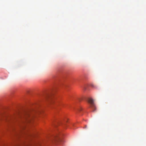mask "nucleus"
I'll list each match as a JSON object with an SVG mask.
<instances>
[{
    "mask_svg": "<svg viewBox=\"0 0 146 146\" xmlns=\"http://www.w3.org/2000/svg\"><path fill=\"white\" fill-rule=\"evenodd\" d=\"M39 113V112L36 111L28 110L25 111L22 114L19 115L20 117L24 122H29L31 120L35 117V113Z\"/></svg>",
    "mask_w": 146,
    "mask_h": 146,
    "instance_id": "1",
    "label": "nucleus"
},
{
    "mask_svg": "<svg viewBox=\"0 0 146 146\" xmlns=\"http://www.w3.org/2000/svg\"><path fill=\"white\" fill-rule=\"evenodd\" d=\"M88 102L90 104V107L93 110V111H94L96 109L95 105L94 103V100L92 98H89L88 100Z\"/></svg>",
    "mask_w": 146,
    "mask_h": 146,
    "instance_id": "2",
    "label": "nucleus"
},
{
    "mask_svg": "<svg viewBox=\"0 0 146 146\" xmlns=\"http://www.w3.org/2000/svg\"><path fill=\"white\" fill-rule=\"evenodd\" d=\"M52 142L56 143L59 142L60 141V139L58 137H54V139L52 140Z\"/></svg>",
    "mask_w": 146,
    "mask_h": 146,
    "instance_id": "3",
    "label": "nucleus"
},
{
    "mask_svg": "<svg viewBox=\"0 0 146 146\" xmlns=\"http://www.w3.org/2000/svg\"><path fill=\"white\" fill-rule=\"evenodd\" d=\"M14 117L12 116H5L4 117V118L5 120H6L7 121H9L10 120H11V119H13Z\"/></svg>",
    "mask_w": 146,
    "mask_h": 146,
    "instance_id": "4",
    "label": "nucleus"
},
{
    "mask_svg": "<svg viewBox=\"0 0 146 146\" xmlns=\"http://www.w3.org/2000/svg\"><path fill=\"white\" fill-rule=\"evenodd\" d=\"M67 119H66L65 120L61 122V123L62 125H65L67 121Z\"/></svg>",
    "mask_w": 146,
    "mask_h": 146,
    "instance_id": "5",
    "label": "nucleus"
},
{
    "mask_svg": "<svg viewBox=\"0 0 146 146\" xmlns=\"http://www.w3.org/2000/svg\"><path fill=\"white\" fill-rule=\"evenodd\" d=\"M87 128V126L86 125H85L84 127V128Z\"/></svg>",
    "mask_w": 146,
    "mask_h": 146,
    "instance_id": "6",
    "label": "nucleus"
},
{
    "mask_svg": "<svg viewBox=\"0 0 146 146\" xmlns=\"http://www.w3.org/2000/svg\"><path fill=\"white\" fill-rule=\"evenodd\" d=\"M49 98L50 99V100L49 101H51V98H50L51 97H50V96H49Z\"/></svg>",
    "mask_w": 146,
    "mask_h": 146,
    "instance_id": "7",
    "label": "nucleus"
}]
</instances>
